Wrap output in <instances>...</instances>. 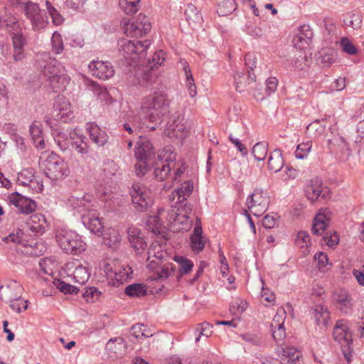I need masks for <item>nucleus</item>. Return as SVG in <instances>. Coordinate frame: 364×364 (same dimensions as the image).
Listing matches in <instances>:
<instances>
[{
    "mask_svg": "<svg viewBox=\"0 0 364 364\" xmlns=\"http://www.w3.org/2000/svg\"><path fill=\"white\" fill-rule=\"evenodd\" d=\"M141 108L146 112V119L154 125L150 129L155 130L170 113V100L164 91L158 90L142 99Z\"/></svg>",
    "mask_w": 364,
    "mask_h": 364,
    "instance_id": "nucleus-1",
    "label": "nucleus"
},
{
    "mask_svg": "<svg viewBox=\"0 0 364 364\" xmlns=\"http://www.w3.org/2000/svg\"><path fill=\"white\" fill-rule=\"evenodd\" d=\"M166 255L158 245H152L149 249L146 267L155 272L151 277L154 280L168 278L176 270L175 265L166 261Z\"/></svg>",
    "mask_w": 364,
    "mask_h": 364,
    "instance_id": "nucleus-2",
    "label": "nucleus"
},
{
    "mask_svg": "<svg viewBox=\"0 0 364 364\" xmlns=\"http://www.w3.org/2000/svg\"><path fill=\"white\" fill-rule=\"evenodd\" d=\"M40 165L46 177L51 181L62 180L70 174L66 162L54 153H43L40 157Z\"/></svg>",
    "mask_w": 364,
    "mask_h": 364,
    "instance_id": "nucleus-3",
    "label": "nucleus"
},
{
    "mask_svg": "<svg viewBox=\"0 0 364 364\" xmlns=\"http://www.w3.org/2000/svg\"><path fill=\"white\" fill-rule=\"evenodd\" d=\"M56 241L59 247L67 254L78 255L86 249V244L76 232L60 229L56 232Z\"/></svg>",
    "mask_w": 364,
    "mask_h": 364,
    "instance_id": "nucleus-4",
    "label": "nucleus"
},
{
    "mask_svg": "<svg viewBox=\"0 0 364 364\" xmlns=\"http://www.w3.org/2000/svg\"><path fill=\"white\" fill-rule=\"evenodd\" d=\"M118 50L121 56L130 62H136L145 58L151 45L148 40L144 41L122 38L118 41Z\"/></svg>",
    "mask_w": 364,
    "mask_h": 364,
    "instance_id": "nucleus-5",
    "label": "nucleus"
},
{
    "mask_svg": "<svg viewBox=\"0 0 364 364\" xmlns=\"http://www.w3.org/2000/svg\"><path fill=\"white\" fill-rule=\"evenodd\" d=\"M129 194L134 208L139 212L146 211L153 204L152 192L144 183H134L130 188Z\"/></svg>",
    "mask_w": 364,
    "mask_h": 364,
    "instance_id": "nucleus-6",
    "label": "nucleus"
},
{
    "mask_svg": "<svg viewBox=\"0 0 364 364\" xmlns=\"http://www.w3.org/2000/svg\"><path fill=\"white\" fill-rule=\"evenodd\" d=\"M23 13L30 21L33 31H40L48 24V16L45 11L40 9L37 3L28 1L25 3H19Z\"/></svg>",
    "mask_w": 364,
    "mask_h": 364,
    "instance_id": "nucleus-7",
    "label": "nucleus"
},
{
    "mask_svg": "<svg viewBox=\"0 0 364 364\" xmlns=\"http://www.w3.org/2000/svg\"><path fill=\"white\" fill-rule=\"evenodd\" d=\"M157 158L160 163H156L154 170V175L158 181H164L169 175L171 170L176 166L173 160L176 159V154L172 151L171 147H166L161 151Z\"/></svg>",
    "mask_w": 364,
    "mask_h": 364,
    "instance_id": "nucleus-8",
    "label": "nucleus"
},
{
    "mask_svg": "<svg viewBox=\"0 0 364 364\" xmlns=\"http://www.w3.org/2000/svg\"><path fill=\"white\" fill-rule=\"evenodd\" d=\"M121 25L124 33L130 37H141L146 35L151 28L149 18L142 14H139L136 18L132 21L124 19Z\"/></svg>",
    "mask_w": 364,
    "mask_h": 364,
    "instance_id": "nucleus-9",
    "label": "nucleus"
},
{
    "mask_svg": "<svg viewBox=\"0 0 364 364\" xmlns=\"http://www.w3.org/2000/svg\"><path fill=\"white\" fill-rule=\"evenodd\" d=\"M333 336L334 340L341 344L343 356L348 362H350L352 356V336L348 331L346 323L343 320L336 322L333 328Z\"/></svg>",
    "mask_w": 364,
    "mask_h": 364,
    "instance_id": "nucleus-10",
    "label": "nucleus"
},
{
    "mask_svg": "<svg viewBox=\"0 0 364 364\" xmlns=\"http://www.w3.org/2000/svg\"><path fill=\"white\" fill-rule=\"evenodd\" d=\"M269 198L267 193L261 189H255L247 198L248 210L255 216L263 215L269 205Z\"/></svg>",
    "mask_w": 364,
    "mask_h": 364,
    "instance_id": "nucleus-11",
    "label": "nucleus"
},
{
    "mask_svg": "<svg viewBox=\"0 0 364 364\" xmlns=\"http://www.w3.org/2000/svg\"><path fill=\"white\" fill-rule=\"evenodd\" d=\"M65 270L68 277L80 284H85L90 277V272L78 260H73L65 265Z\"/></svg>",
    "mask_w": 364,
    "mask_h": 364,
    "instance_id": "nucleus-12",
    "label": "nucleus"
},
{
    "mask_svg": "<svg viewBox=\"0 0 364 364\" xmlns=\"http://www.w3.org/2000/svg\"><path fill=\"white\" fill-rule=\"evenodd\" d=\"M52 114L55 119L63 122H68L73 118L70 104L65 97L59 95L55 98Z\"/></svg>",
    "mask_w": 364,
    "mask_h": 364,
    "instance_id": "nucleus-13",
    "label": "nucleus"
},
{
    "mask_svg": "<svg viewBox=\"0 0 364 364\" xmlns=\"http://www.w3.org/2000/svg\"><path fill=\"white\" fill-rule=\"evenodd\" d=\"M134 156L136 159L155 161L156 152L150 140L144 136H140L136 142Z\"/></svg>",
    "mask_w": 364,
    "mask_h": 364,
    "instance_id": "nucleus-14",
    "label": "nucleus"
},
{
    "mask_svg": "<svg viewBox=\"0 0 364 364\" xmlns=\"http://www.w3.org/2000/svg\"><path fill=\"white\" fill-rule=\"evenodd\" d=\"M183 118L180 114L172 116L171 122L165 129L166 134L170 138L183 139L188 133V128L183 123Z\"/></svg>",
    "mask_w": 364,
    "mask_h": 364,
    "instance_id": "nucleus-15",
    "label": "nucleus"
},
{
    "mask_svg": "<svg viewBox=\"0 0 364 364\" xmlns=\"http://www.w3.org/2000/svg\"><path fill=\"white\" fill-rule=\"evenodd\" d=\"M90 73L102 80H107L114 74L113 66L109 61L93 60L89 64Z\"/></svg>",
    "mask_w": 364,
    "mask_h": 364,
    "instance_id": "nucleus-16",
    "label": "nucleus"
},
{
    "mask_svg": "<svg viewBox=\"0 0 364 364\" xmlns=\"http://www.w3.org/2000/svg\"><path fill=\"white\" fill-rule=\"evenodd\" d=\"M23 288L15 280L9 281L6 285L0 286V299L6 302L14 301L21 299Z\"/></svg>",
    "mask_w": 364,
    "mask_h": 364,
    "instance_id": "nucleus-17",
    "label": "nucleus"
},
{
    "mask_svg": "<svg viewBox=\"0 0 364 364\" xmlns=\"http://www.w3.org/2000/svg\"><path fill=\"white\" fill-rule=\"evenodd\" d=\"M234 80L236 90L240 92L245 91L250 92L256 85V76L250 70H248L247 74L242 72L237 73L234 76Z\"/></svg>",
    "mask_w": 364,
    "mask_h": 364,
    "instance_id": "nucleus-18",
    "label": "nucleus"
},
{
    "mask_svg": "<svg viewBox=\"0 0 364 364\" xmlns=\"http://www.w3.org/2000/svg\"><path fill=\"white\" fill-rule=\"evenodd\" d=\"M84 225L95 235H100L104 228L103 219L95 210H89L82 215Z\"/></svg>",
    "mask_w": 364,
    "mask_h": 364,
    "instance_id": "nucleus-19",
    "label": "nucleus"
},
{
    "mask_svg": "<svg viewBox=\"0 0 364 364\" xmlns=\"http://www.w3.org/2000/svg\"><path fill=\"white\" fill-rule=\"evenodd\" d=\"M328 192V189L322 185L321 181L318 178L311 179L305 189L307 198L311 201H315L320 198H325Z\"/></svg>",
    "mask_w": 364,
    "mask_h": 364,
    "instance_id": "nucleus-20",
    "label": "nucleus"
},
{
    "mask_svg": "<svg viewBox=\"0 0 364 364\" xmlns=\"http://www.w3.org/2000/svg\"><path fill=\"white\" fill-rule=\"evenodd\" d=\"M11 204L18 208L23 214H29L36 210V204L34 200L26 198L17 192L13 193L9 197Z\"/></svg>",
    "mask_w": 364,
    "mask_h": 364,
    "instance_id": "nucleus-21",
    "label": "nucleus"
},
{
    "mask_svg": "<svg viewBox=\"0 0 364 364\" xmlns=\"http://www.w3.org/2000/svg\"><path fill=\"white\" fill-rule=\"evenodd\" d=\"M13 54L15 62H21L26 57L24 47L27 44L26 37L22 33H16L11 36Z\"/></svg>",
    "mask_w": 364,
    "mask_h": 364,
    "instance_id": "nucleus-22",
    "label": "nucleus"
},
{
    "mask_svg": "<svg viewBox=\"0 0 364 364\" xmlns=\"http://www.w3.org/2000/svg\"><path fill=\"white\" fill-rule=\"evenodd\" d=\"M312 37L313 32L309 26L302 25L299 28L298 33L293 38V45L299 50L305 49L309 46Z\"/></svg>",
    "mask_w": 364,
    "mask_h": 364,
    "instance_id": "nucleus-23",
    "label": "nucleus"
},
{
    "mask_svg": "<svg viewBox=\"0 0 364 364\" xmlns=\"http://www.w3.org/2000/svg\"><path fill=\"white\" fill-rule=\"evenodd\" d=\"M92 141L97 146H103L108 141V136L105 131L94 123L90 122L86 128Z\"/></svg>",
    "mask_w": 364,
    "mask_h": 364,
    "instance_id": "nucleus-24",
    "label": "nucleus"
},
{
    "mask_svg": "<svg viewBox=\"0 0 364 364\" xmlns=\"http://www.w3.org/2000/svg\"><path fill=\"white\" fill-rule=\"evenodd\" d=\"M193 189V182L191 180L185 181L181 183V186L178 187L176 190L172 193V200L175 205L178 203H183L186 200Z\"/></svg>",
    "mask_w": 364,
    "mask_h": 364,
    "instance_id": "nucleus-25",
    "label": "nucleus"
},
{
    "mask_svg": "<svg viewBox=\"0 0 364 364\" xmlns=\"http://www.w3.org/2000/svg\"><path fill=\"white\" fill-rule=\"evenodd\" d=\"M277 348L278 356L280 359L289 364H295L299 360L301 353L295 348L291 346L284 347L282 344H279Z\"/></svg>",
    "mask_w": 364,
    "mask_h": 364,
    "instance_id": "nucleus-26",
    "label": "nucleus"
},
{
    "mask_svg": "<svg viewBox=\"0 0 364 364\" xmlns=\"http://www.w3.org/2000/svg\"><path fill=\"white\" fill-rule=\"evenodd\" d=\"M129 241L132 247L137 252L143 250L146 246L141 230L136 227H130L127 231Z\"/></svg>",
    "mask_w": 364,
    "mask_h": 364,
    "instance_id": "nucleus-27",
    "label": "nucleus"
},
{
    "mask_svg": "<svg viewBox=\"0 0 364 364\" xmlns=\"http://www.w3.org/2000/svg\"><path fill=\"white\" fill-rule=\"evenodd\" d=\"M85 139V136L78 134L75 129L70 131V146L82 155L88 153V146Z\"/></svg>",
    "mask_w": 364,
    "mask_h": 364,
    "instance_id": "nucleus-28",
    "label": "nucleus"
},
{
    "mask_svg": "<svg viewBox=\"0 0 364 364\" xmlns=\"http://www.w3.org/2000/svg\"><path fill=\"white\" fill-rule=\"evenodd\" d=\"M178 211L179 207H171V210H170L167 214V220L171 224L173 223L174 225L181 224L183 225H186V228H189L192 221L188 220L186 216ZM181 229H185V228L182 227Z\"/></svg>",
    "mask_w": 364,
    "mask_h": 364,
    "instance_id": "nucleus-29",
    "label": "nucleus"
},
{
    "mask_svg": "<svg viewBox=\"0 0 364 364\" xmlns=\"http://www.w3.org/2000/svg\"><path fill=\"white\" fill-rule=\"evenodd\" d=\"M48 228L45 216L42 214H34L31 217L29 228L37 234H43Z\"/></svg>",
    "mask_w": 364,
    "mask_h": 364,
    "instance_id": "nucleus-30",
    "label": "nucleus"
},
{
    "mask_svg": "<svg viewBox=\"0 0 364 364\" xmlns=\"http://www.w3.org/2000/svg\"><path fill=\"white\" fill-rule=\"evenodd\" d=\"M202 233L201 226L196 225L191 237V246L195 252H201L205 247V240Z\"/></svg>",
    "mask_w": 364,
    "mask_h": 364,
    "instance_id": "nucleus-31",
    "label": "nucleus"
},
{
    "mask_svg": "<svg viewBox=\"0 0 364 364\" xmlns=\"http://www.w3.org/2000/svg\"><path fill=\"white\" fill-rule=\"evenodd\" d=\"M325 129V120L316 119L306 127V134L311 139H316L323 134Z\"/></svg>",
    "mask_w": 364,
    "mask_h": 364,
    "instance_id": "nucleus-32",
    "label": "nucleus"
},
{
    "mask_svg": "<svg viewBox=\"0 0 364 364\" xmlns=\"http://www.w3.org/2000/svg\"><path fill=\"white\" fill-rule=\"evenodd\" d=\"M329 220L323 213H318L316 215L313 224L311 231L314 235H321L326 233L328 227Z\"/></svg>",
    "mask_w": 364,
    "mask_h": 364,
    "instance_id": "nucleus-33",
    "label": "nucleus"
},
{
    "mask_svg": "<svg viewBox=\"0 0 364 364\" xmlns=\"http://www.w3.org/2000/svg\"><path fill=\"white\" fill-rule=\"evenodd\" d=\"M70 80L69 76L65 73L60 75H58V76L53 77L47 81L48 82V85L53 92H61L65 90L67 85L70 82Z\"/></svg>",
    "mask_w": 364,
    "mask_h": 364,
    "instance_id": "nucleus-34",
    "label": "nucleus"
},
{
    "mask_svg": "<svg viewBox=\"0 0 364 364\" xmlns=\"http://www.w3.org/2000/svg\"><path fill=\"white\" fill-rule=\"evenodd\" d=\"M45 76L47 77V80L58 76V75L65 74V68L60 63L56 60L50 61L45 67L43 70Z\"/></svg>",
    "mask_w": 364,
    "mask_h": 364,
    "instance_id": "nucleus-35",
    "label": "nucleus"
},
{
    "mask_svg": "<svg viewBox=\"0 0 364 364\" xmlns=\"http://www.w3.org/2000/svg\"><path fill=\"white\" fill-rule=\"evenodd\" d=\"M284 162L282 151L276 149L271 152L268 159V168L273 172L279 171L284 166Z\"/></svg>",
    "mask_w": 364,
    "mask_h": 364,
    "instance_id": "nucleus-36",
    "label": "nucleus"
},
{
    "mask_svg": "<svg viewBox=\"0 0 364 364\" xmlns=\"http://www.w3.org/2000/svg\"><path fill=\"white\" fill-rule=\"evenodd\" d=\"M30 134L36 146L38 149H44L45 142L42 137V129L40 122L35 121L30 126Z\"/></svg>",
    "mask_w": 364,
    "mask_h": 364,
    "instance_id": "nucleus-37",
    "label": "nucleus"
},
{
    "mask_svg": "<svg viewBox=\"0 0 364 364\" xmlns=\"http://www.w3.org/2000/svg\"><path fill=\"white\" fill-rule=\"evenodd\" d=\"M121 240L119 232L115 229H109L104 237L105 244L112 249H117L120 245Z\"/></svg>",
    "mask_w": 364,
    "mask_h": 364,
    "instance_id": "nucleus-38",
    "label": "nucleus"
},
{
    "mask_svg": "<svg viewBox=\"0 0 364 364\" xmlns=\"http://www.w3.org/2000/svg\"><path fill=\"white\" fill-rule=\"evenodd\" d=\"M186 19L190 25L199 24L203 18L197 8L193 4H188L185 10Z\"/></svg>",
    "mask_w": 364,
    "mask_h": 364,
    "instance_id": "nucleus-39",
    "label": "nucleus"
},
{
    "mask_svg": "<svg viewBox=\"0 0 364 364\" xmlns=\"http://www.w3.org/2000/svg\"><path fill=\"white\" fill-rule=\"evenodd\" d=\"M124 293L131 297H141L146 295L147 288L141 283L132 284L125 288Z\"/></svg>",
    "mask_w": 364,
    "mask_h": 364,
    "instance_id": "nucleus-40",
    "label": "nucleus"
},
{
    "mask_svg": "<svg viewBox=\"0 0 364 364\" xmlns=\"http://www.w3.org/2000/svg\"><path fill=\"white\" fill-rule=\"evenodd\" d=\"M235 9V0H223L218 3L217 13L219 16H225L232 14Z\"/></svg>",
    "mask_w": 364,
    "mask_h": 364,
    "instance_id": "nucleus-41",
    "label": "nucleus"
},
{
    "mask_svg": "<svg viewBox=\"0 0 364 364\" xmlns=\"http://www.w3.org/2000/svg\"><path fill=\"white\" fill-rule=\"evenodd\" d=\"M87 87L92 91L101 101L107 100L108 98V92L105 87L101 86L93 81H88Z\"/></svg>",
    "mask_w": 364,
    "mask_h": 364,
    "instance_id": "nucleus-42",
    "label": "nucleus"
},
{
    "mask_svg": "<svg viewBox=\"0 0 364 364\" xmlns=\"http://www.w3.org/2000/svg\"><path fill=\"white\" fill-rule=\"evenodd\" d=\"M34 178V170L32 168L23 169L18 173L17 182L18 184L27 186L33 183Z\"/></svg>",
    "mask_w": 364,
    "mask_h": 364,
    "instance_id": "nucleus-43",
    "label": "nucleus"
},
{
    "mask_svg": "<svg viewBox=\"0 0 364 364\" xmlns=\"http://www.w3.org/2000/svg\"><path fill=\"white\" fill-rule=\"evenodd\" d=\"M54 134V140L62 151L67 150L70 146V132L68 135L66 133L55 131Z\"/></svg>",
    "mask_w": 364,
    "mask_h": 364,
    "instance_id": "nucleus-44",
    "label": "nucleus"
},
{
    "mask_svg": "<svg viewBox=\"0 0 364 364\" xmlns=\"http://www.w3.org/2000/svg\"><path fill=\"white\" fill-rule=\"evenodd\" d=\"M268 152V144L264 141L258 142L254 145L252 153L257 161H263Z\"/></svg>",
    "mask_w": 364,
    "mask_h": 364,
    "instance_id": "nucleus-45",
    "label": "nucleus"
},
{
    "mask_svg": "<svg viewBox=\"0 0 364 364\" xmlns=\"http://www.w3.org/2000/svg\"><path fill=\"white\" fill-rule=\"evenodd\" d=\"M174 260L179 265V269H178L179 274L178 275V277H181L183 274H186L189 273L193 267V262L190 259H188L186 257H175Z\"/></svg>",
    "mask_w": 364,
    "mask_h": 364,
    "instance_id": "nucleus-46",
    "label": "nucleus"
},
{
    "mask_svg": "<svg viewBox=\"0 0 364 364\" xmlns=\"http://www.w3.org/2000/svg\"><path fill=\"white\" fill-rule=\"evenodd\" d=\"M314 316L318 325L326 326L329 318V313L323 306H317L314 310Z\"/></svg>",
    "mask_w": 364,
    "mask_h": 364,
    "instance_id": "nucleus-47",
    "label": "nucleus"
},
{
    "mask_svg": "<svg viewBox=\"0 0 364 364\" xmlns=\"http://www.w3.org/2000/svg\"><path fill=\"white\" fill-rule=\"evenodd\" d=\"M164 210L163 209L159 210V213L156 215L149 216L146 220V225L153 232H160V228L161 227V215H163Z\"/></svg>",
    "mask_w": 364,
    "mask_h": 364,
    "instance_id": "nucleus-48",
    "label": "nucleus"
},
{
    "mask_svg": "<svg viewBox=\"0 0 364 364\" xmlns=\"http://www.w3.org/2000/svg\"><path fill=\"white\" fill-rule=\"evenodd\" d=\"M296 245L301 249H304V252H309V247L310 245V236L305 231H300L298 232L295 239Z\"/></svg>",
    "mask_w": 364,
    "mask_h": 364,
    "instance_id": "nucleus-49",
    "label": "nucleus"
},
{
    "mask_svg": "<svg viewBox=\"0 0 364 364\" xmlns=\"http://www.w3.org/2000/svg\"><path fill=\"white\" fill-rule=\"evenodd\" d=\"M311 146L312 142L311 141L298 144L294 152L296 158L299 159L306 158L311 149Z\"/></svg>",
    "mask_w": 364,
    "mask_h": 364,
    "instance_id": "nucleus-50",
    "label": "nucleus"
},
{
    "mask_svg": "<svg viewBox=\"0 0 364 364\" xmlns=\"http://www.w3.org/2000/svg\"><path fill=\"white\" fill-rule=\"evenodd\" d=\"M46 7L52 18L53 23L56 26L61 25L64 18L49 1H46Z\"/></svg>",
    "mask_w": 364,
    "mask_h": 364,
    "instance_id": "nucleus-51",
    "label": "nucleus"
},
{
    "mask_svg": "<svg viewBox=\"0 0 364 364\" xmlns=\"http://www.w3.org/2000/svg\"><path fill=\"white\" fill-rule=\"evenodd\" d=\"M247 308V303L246 301L241 299H237L232 301L230 306V311L232 314L239 315L242 314Z\"/></svg>",
    "mask_w": 364,
    "mask_h": 364,
    "instance_id": "nucleus-52",
    "label": "nucleus"
},
{
    "mask_svg": "<svg viewBox=\"0 0 364 364\" xmlns=\"http://www.w3.org/2000/svg\"><path fill=\"white\" fill-rule=\"evenodd\" d=\"M55 286L62 292L65 294H77L79 289L70 284L65 282L60 279L54 281Z\"/></svg>",
    "mask_w": 364,
    "mask_h": 364,
    "instance_id": "nucleus-53",
    "label": "nucleus"
},
{
    "mask_svg": "<svg viewBox=\"0 0 364 364\" xmlns=\"http://www.w3.org/2000/svg\"><path fill=\"white\" fill-rule=\"evenodd\" d=\"M212 325L208 322L198 324L196 328V331L198 333V336L196 338V341L198 342L201 336H204L207 338L210 336L212 334Z\"/></svg>",
    "mask_w": 364,
    "mask_h": 364,
    "instance_id": "nucleus-54",
    "label": "nucleus"
},
{
    "mask_svg": "<svg viewBox=\"0 0 364 364\" xmlns=\"http://www.w3.org/2000/svg\"><path fill=\"white\" fill-rule=\"evenodd\" d=\"M119 5L121 9L127 14H133L139 9V3H134L127 0H119Z\"/></svg>",
    "mask_w": 364,
    "mask_h": 364,
    "instance_id": "nucleus-55",
    "label": "nucleus"
},
{
    "mask_svg": "<svg viewBox=\"0 0 364 364\" xmlns=\"http://www.w3.org/2000/svg\"><path fill=\"white\" fill-rule=\"evenodd\" d=\"M131 334L136 338H146L152 336L149 334L146 327L143 324H136L133 326L130 331Z\"/></svg>",
    "mask_w": 364,
    "mask_h": 364,
    "instance_id": "nucleus-56",
    "label": "nucleus"
},
{
    "mask_svg": "<svg viewBox=\"0 0 364 364\" xmlns=\"http://www.w3.org/2000/svg\"><path fill=\"white\" fill-rule=\"evenodd\" d=\"M53 50L56 54H60L63 50V43L61 35L54 32L51 38Z\"/></svg>",
    "mask_w": 364,
    "mask_h": 364,
    "instance_id": "nucleus-57",
    "label": "nucleus"
},
{
    "mask_svg": "<svg viewBox=\"0 0 364 364\" xmlns=\"http://www.w3.org/2000/svg\"><path fill=\"white\" fill-rule=\"evenodd\" d=\"M136 163L135 164V172L138 176L141 177L145 175L150 164L153 161H148V160H144V159H141V160L136 159Z\"/></svg>",
    "mask_w": 364,
    "mask_h": 364,
    "instance_id": "nucleus-58",
    "label": "nucleus"
},
{
    "mask_svg": "<svg viewBox=\"0 0 364 364\" xmlns=\"http://www.w3.org/2000/svg\"><path fill=\"white\" fill-rule=\"evenodd\" d=\"M341 47L342 50L349 54L355 55L358 53V50L352 42L347 38L344 37L341 39L340 41Z\"/></svg>",
    "mask_w": 364,
    "mask_h": 364,
    "instance_id": "nucleus-59",
    "label": "nucleus"
},
{
    "mask_svg": "<svg viewBox=\"0 0 364 364\" xmlns=\"http://www.w3.org/2000/svg\"><path fill=\"white\" fill-rule=\"evenodd\" d=\"M286 318V312L284 309H279L277 310V314L273 318L271 323V328L283 326Z\"/></svg>",
    "mask_w": 364,
    "mask_h": 364,
    "instance_id": "nucleus-60",
    "label": "nucleus"
},
{
    "mask_svg": "<svg viewBox=\"0 0 364 364\" xmlns=\"http://www.w3.org/2000/svg\"><path fill=\"white\" fill-rule=\"evenodd\" d=\"M344 23L347 26H351L354 29H357L361 26L362 16L360 14H353L344 19Z\"/></svg>",
    "mask_w": 364,
    "mask_h": 364,
    "instance_id": "nucleus-61",
    "label": "nucleus"
},
{
    "mask_svg": "<svg viewBox=\"0 0 364 364\" xmlns=\"http://www.w3.org/2000/svg\"><path fill=\"white\" fill-rule=\"evenodd\" d=\"M124 346V339L121 337L111 338L107 343V348L114 353H117V351Z\"/></svg>",
    "mask_w": 364,
    "mask_h": 364,
    "instance_id": "nucleus-62",
    "label": "nucleus"
},
{
    "mask_svg": "<svg viewBox=\"0 0 364 364\" xmlns=\"http://www.w3.org/2000/svg\"><path fill=\"white\" fill-rule=\"evenodd\" d=\"M271 331L272 337L277 343L283 341L286 338V331L284 326L276 327V328H271Z\"/></svg>",
    "mask_w": 364,
    "mask_h": 364,
    "instance_id": "nucleus-63",
    "label": "nucleus"
},
{
    "mask_svg": "<svg viewBox=\"0 0 364 364\" xmlns=\"http://www.w3.org/2000/svg\"><path fill=\"white\" fill-rule=\"evenodd\" d=\"M119 170V166L114 161H108L105 164L104 171L107 177L114 176Z\"/></svg>",
    "mask_w": 364,
    "mask_h": 364,
    "instance_id": "nucleus-64",
    "label": "nucleus"
}]
</instances>
